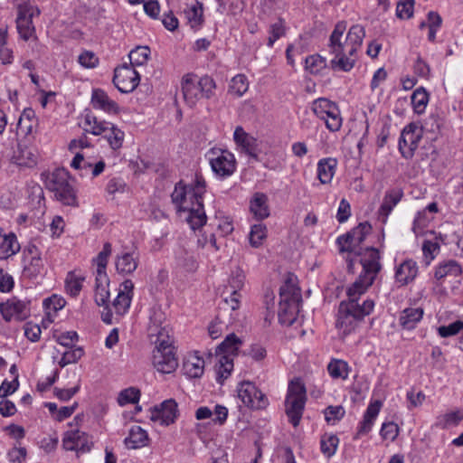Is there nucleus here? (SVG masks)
I'll use <instances>...</instances> for the list:
<instances>
[{"instance_id":"1","label":"nucleus","mask_w":463,"mask_h":463,"mask_svg":"<svg viewBox=\"0 0 463 463\" xmlns=\"http://www.w3.org/2000/svg\"><path fill=\"white\" fill-rule=\"evenodd\" d=\"M378 250L368 249L361 258L363 271L347 289L348 300L342 301L338 308L336 327L343 329L344 334L351 333L365 316L371 314L374 302L365 299L362 304L358 300L367 288L373 285L382 269Z\"/></svg>"},{"instance_id":"2","label":"nucleus","mask_w":463,"mask_h":463,"mask_svg":"<svg viewBox=\"0 0 463 463\" xmlns=\"http://www.w3.org/2000/svg\"><path fill=\"white\" fill-rule=\"evenodd\" d=\"M172 203L178 213H186L185 221L191 229L195 231L206 223V214L202 200H194L190 185H185L182 181L177 183L171 194Z\"/></svg>"},{"instance_id":"3","label":"nucleus","mask_w":463,"mask_h":463,"mask_svg":"<svg viewBox=\"0 0 463 463\" xmlns=\"http://www.w3.org/2000/svg\"><path fill=\"white\" fill-rule=\"evenodd\" d=\"M110 252L111 244L106 243L103 250L93 260L97 264L95 301L98 306L102 307V310L100 311L102 321L109 325L112 324L113 318L110 305L116 307V298L113 301L110 300V293L109 290V280L105 272Z\"/></svg>"},{"instance_id":"4","label":"nucleus","mask_w":463,"mask_h":463,"mask_svg":"<svg viewBox=\"0 0 463 463\" xmlns=\"http://www.w3.org/2000/svg\"><path fill=\"white\" fill-rule=\"evenodd\" d=\"M346 22L340 21L335 25L329 37L328 52L334 55L330 61V66L335 71H349L355 63L353 55H349L345 47Z\"/></svg>"},{"instance_id":"5","label":"nucleus","mask_w":463,"mask_h":463,"mask_svg":"<svg viewBox=\"0 0 463 463\" xmlns=\"http://www.w3.org/2000/svg\"><path fill=\"white\" fill-rule=\"evenodd\" d=\"M215 88V81L209 76L198 77L188 73L181 81L184 99L190 108L194 107L201 99H211Z\"/></svg>"},{"instance_id":"6","label":"nucleus","mask_w":463,"mask_h":463,"mask_svg":"<svg viewBox=\"0 0 463 463\" xmlns=\"http://www.w3.org/2000/svg\"><path fill=\"white\" fill-rule=\"evenodd\" d=\"M45 187L54 194L57 200L65 205L78 206L77 196L69 183V172L64 168H57L52 172L42 175Z\"/></svg>"},{"instance_id":"7","label":"nucleus","mask_w":463,"mask_h":463,"mask_svg":"<svg viewBox=\"0 0 463 463\" xmlns=\"http://www.w3.org/2000/svg\"><path fill=\"white\" fill-rule=\"evenodd\" d=\"M306 402V388L299 380L291 381L286 398V414L289 422L298 426Z\"/></svg>"},{"instance_id":"8","label":"nucleus","mask_w":463,"mask_h":463,"mask_svg":"<svg viewBox=\"0 0 463 463\" xmlns=\"http://www.w3.org/2000/svg\"><path fill=\"white\" fill-rule=\"evenodd\" d=\"M164 319L165 316L161 310H154L150 317L148 336L151 342L155 344V349L175 348L171 328L168 325L163 326Z\"/></svg>"},{"instance_id":"9","label":"nucleus","mask_w":463,"mask_h":463,"mask_svg":"<svg viewBox=\"0 0 463 463\" xmlns=\"http://www.w3.org/2000/svg\"><path fill=\"white\" fill-rule=\"evenodd\" d=\"M372 226L369 222H364L359 223L345 235L337 238V244L341 251L355 252L359 257L358 261L361 263L362 255L369 249L366 248L363 251H356V248L364 241L365 237L371 232ZM376 250L375 248H373Z\"/></svg>"},{"instance_id":"10","label":"nucleus","mask_w":463,"mask_h":463,"mask_svg":"<svg viewBox=\"0 0 463 463\" xmlns=\"http://www.w3.org/2000/svg\"><path fill=\"white\" fill-rule=\"evenodd\" d=\"M40 14V10L33 5H20L16 18V28L21 38L28 41L35 33L33 17Z\"/></svg>"},{"instance_id":"11","label":"nucleus","mask_w":463,"mask_h":463,"mask_svg":"<svg viewBox=\"0 0 463 463\" xmlns=\"http://www.w3.org/2000/svg\"><path fill=\"white\" fill-rule=\"evenodd\" d=\"M238 397L243 404L252 409H262L268 404L267 398L258 388L250 382L241 383L238 387Z\"/></svg>"},{"instance_id":"12","label":"nucleus","mask_w":463,"mask_h":463,"mask_svg":"<svg viewBox=\"0 0 463 463\" xmlns=\"http://www.w3.org/2000/svg\"><path fill=\"white\" fill-rule=\"evenodd\" d=\"M178 417V405L174 399H168L151 410L149 419L163 426L173 424Z\"/></svg>"},{"instance_id":"13","label":"nucleus","mask_w":463,"mask_h":463,"mask_svg":"<svg viewBox=\"0 0 463 463\" xmlns=\"http://www.w3.org/2000/svg\"><path fill=\"white\" fill-rule=\"evenodd\" d=\"M421 139V130L414 124L406 126L399 140V150L405 158L412 157Z\"/></svg>"},{"instance_id":"14","label":"nucleus","mask_w":463,"mask_h":463,"mask_svg":"<svg viewBox=\"0 0 463 463\" xmlns=\"http://www.w3.org/2000/svg\"><path fill=\"white\" fill-rule=\"evenodd\" d=\"M175 347L168 349H154L153 365L162 373H171L178 366V361L175 356Z\"/></svg>"},{"instance_id":"15","label":"nucleus","mask_w":463,"mask_h":463,"mask_svg":"<svg viewBox=\"0 0 463 463\" xmlns=\"http://www.w3.org/2000/svg\"><path fill=\"white\" fill-rule=\"evenodd\" d=\"M118 90L123 93L133 91L139 84L140 77L135 68L124 62L118 66Z\"/></svg>"},{"instance_id":"16","label":"nucleus","mask_w":463,"mask_h":463,"mask_svg":"<svg viewBox=\"0 0 463 463\" xmlns=\"http://www.w3.org/2000/svg\"><path fill=\"white\" fill-rule=\"evenodd\" d=\"M123 250L118 252V272L129 274L135 271L138 264V253L134 243L122 246Z\"/></svg>"},{"instance_id":"17","label":"nucleus","mask_w":463,"mask_h":463,"mask_svg":"<svg viewBox=\"0 0 463 463\" xmlns=\"http://www.w3.org/2000/svg\"><path fill=\"white\" fill-rule=\"evenodd\" d=\"M0 312L6 321H10L13 318L24 320L29 313L26 303L17 298H12L5 303H1Z\"/></svg>"},{"instance_id":"18","label":"nucleus","mask_w":463,"mask_h":463,"mask_svg":"<svg viewBox=\"0 0 463 463\" xmlns=\"http://www.w3.org/2000/svg\"><path fill=\"white\" fill-rule=\"evenodd\" d=\"M210 164L213 171L221 176H229L235 170L234 156L225 150L220 151L215 157L211 158Z\"/></svg>"},{"instance_id":"19","label":"nucleus","mask_w":463,"mask_h":463,"mask_svg":"<svg viewBox=\"0 0 463 463\" xmlns=\"http://www.w3.org/2000/svg\"><path fill=\"white\" fill-rule=\"evenodd\" d=\"M38 157L36 148L19 144L14 153L13 161L20 166L33 167L38 162Z\"/></svg>"},{"instance_id":"20","label":"nucleus","mask_w":463,"mask_h":463,"mask_svg":"<svg viewBox=\"0 0 463 463\" xmlns=\"http://www.w3.org/2000/svg\"><path fill=\"white\" fill-rule=\"evenodd\" d=\"M149 437L144 429L140 426H132L128 435L124 439V445L128 449H138L148 446Z\"/></svg>"},{"instance_id":"21","label":"nucleus","mask_w":463,"mask_h":463,"mask_svg":"<svg viewBox=\"0 0 463 463\" xmlns=\"http://www.w3.org/2000/svg\"><path fill=\"white\" fill-rule=\"evenodd\" d=\"M134 283L131 279H125L118 289V315L125 314L131 304Z\"/></svg>"},{"instance_id":"22","label":"nucleus","mask_w":463,"mask_h":463,"mask_svg":"<svg viewBox=\"0 0 463 463\" xmlns=\"http://www.w3.org/2000/svg\"><path fill=\"white\" fill-rule=\"evenodd\" d=\"M299 302H295V300L287 301L281 300L279 305V321L281 325L284 326H291L296 318L298 312Z\"/></svg>"},{"instance_id":"23","label":"nucleus","mask_w":463,"mask_h":463,"mask_svg":"<svg viewBox=\"0 0 463 463\" xmlns=\"http://www.w3.org/2000/svg\"><path fill=\"white\" fill-rule=\"evenodd\" d=\"M345 36L346 51L354 57L363 43L365 36L364 28L361 24H354Z\"/></svg>"},{"instance_id":"24","label":"nucleus","mask_w":463,"mask_h":463,"mask_svg":"<svg viewBox=\"0 0 463 463\" xmlns=\"http://www.w3.org/2000/svg\"><path fill=\"white\" fill-rule=\"evenodd\" d=\"M462 273L460 264L455 260H448L440 262L436 268L434 278L442 280L446 278H458Z\"/></svg>"},{"instance_id":"25","label":"nucleus","mask_w":463,"mask_h":463,"mask_svg":"<svg viewBox=\"0 0 463 463\" xmlns=\"http://www.w3.org/2000/svg\"><path fill=\"white\" fill-rule=\"evenodd\" d=\"M403 193L401 189L394 188L388 190L383 200V203L379 208V215L383 218V222H385L388 215L391 213L394 206L401 201Z\"/></svg>"},{"instance_id":"26","label":"nucleus","mask_w":463,"mask_h":463,"mask_svg":"<svg viewBox=\"0 0 463 463\" xmlns=\"http://www.w3.org/2000/svg\"><path fill=\"white\" fill-rule=\"evenodd\" d=\"M381 407L382 402L380 401H374L369 404L364 415L363 421L361 422L358 429L355 439L361 435L367 434L371 430L373 420L378 416Z\"/></svg>"},{"instance_id":"27","label":"nucleus","mask_w":463,"mask_h":463,"mask_svg":"<svg viewBox=\"0 0 463 463\" xmlns=\"http://www.w3.org/2000/svg\"><path fill=\"white\" fill-rule=\"evenodd\" d=\"M418 274V266L412 260H404L396 269L395 279L402 285L412 281Z\"/></svg>"},{"instance_id":"28","label":"nucleus","mask_w":463,"mask_h":463,"mask_svg":"<svg viewBox=\"0 0 463 463\" xmlns=\"http://www.w3.org/2000/svg\"><path fill=\"white\" fill-rule=\"evenodd\" d=\"M233 138L243 152L250 156H255L256 139L245 132L242 127L238 126L235 128Z\"/></svg>"},{"instance_id":"29","label":"nucleus","mask_w":463,"mask_h":463,"mask_svg":"<svg viewBox=\"0 0 463 463\" xmlns=\"http://www.w3.org/2000/svg\"><path fill=\"white\" fill-rule=\"evenodd\" d=\"M184 374L190 378H199L204 370V360L197 354L187 356L183 363Z\"/></svg>"},{"instance_id":"30","label":"nucleus","mask_w":463,"mask_h":463,"mask_svg":"<svg viewBox=\"0 0 463 463\" xmlns=\"http://www.w3.org/2000/svg\"><path fill=\"white\" fill-rule=\"evenodd\" d=\"M250 212L258 220H263L269 216L268 197L265 194L256 193L250 201Z\"/></svg>"},{"instance_id":"31","label":"nucleus","mask_w":463,"mask_h":463,"mask_svg":"<svg viewBox=\"0 0 463 463\" xmlns=\"http://www.w3.org/2000/svg\"><path fill=\"white\" fill-rule=\"evenodd\" d=\"M241 340L235 335L230 334L225 339L216 347L215 355L227 354L229 356H234L237 354L240 346L241 345Z\"/></svg>"},{"instance_id":"32","label":"nucleus","mask_w":463,"mask_h":463,"mask_svg":"<svg viewBox=\"0 0 463 463\" xmlns=\"http://www.w3.org/2000/svg\"><path fill=\"white\" fill-rule=\"evenodd\" d=\"M336 159L328 157L321 159L317 164V177L321 184H329L335 175Z\"/></svg>"},{"instance_id":"33","label":"nucleus","mask_w":463,"mask_h":463,"mask_svg":"<svg viewBox=\"0 0 463 463\" xmlns=\"http://www.w3.org/2000/svg\"><path fill=\"white\" fill-rule=\"evenodd\" d=\"M20 250V244L14 233L0 237V260H5Z\"/></svg>"},{"instance_id":"34","label":"nucleus","mask_w":463,"mask_h":463,"mask_svg":"<svg viewBox=\"0 0 463 463\" xmlns=\"http://www.w3.org/2000/svg\"><path fill=\"white\" fill-rule=\"evenodd\" d=\"M423 309L420 307L405 308L400 316V324L405 329H412L422 318Z\"/></svg>"},{"instance_id":"35","label":"nucleus","mask_w":463,"mask_h":463,"mask_svg":"<svg viewBox=\"0 0 463 463\" xmlns=\"http://www.w3.org/2000/svg\"><path fill=\"white\" fill-rule=\"evenodd\" d=\"M91 104L93 108L100 109L106 112L112 111L115 107L114 101L111 100L108 97L107 93L100 89L93 90L91 95Z\"/></svg>"},{"instance_id":"36","label":"nucleus","mask_w":463,"mask_h":463,"mask_svg":"<svg viewBox=\"0 0 463 463\" xmlns=\"http://www.w3.org/2000/svg\"><path fill=\"white\" fill-rule=\"evenodd\" d=\"M84 124L85 132H89L96 136L102 134L108 129H114L113 124L105 121L98 122L95 117H92L89 114L85 117Z\"/></svg>"},{"instance_id":"37","label":"nucleus","mask_w":463,"mask_h":463,"mask_svg":"<svg viewBox=\"0 0 463 463\" xmlns=\"http://www.w3.org/2000/svg\"><path fill=\"white\" fill-rule=\"evenodd\" d=\"M339 443V439L335 434H327L325 433L322 435L320 439V449L321 452L326 457L331 458L335 455L337 446Z\"/></svg>"},{"instance_id":"38","label":"nucleus","mask_w":463,"mask_h":463,"mask_svg":"<svg viewBox=\"0 0 463 463\" xmlns=\"http://www.w3.org/2000/svg\"><path fill=\"white\" fill-rule=\"evenodd\" d=\"M326 66V59L318 54L309 55L305 60L306 70L314 75L320 74Z\"/></svg>"},{"instance_id":"39","label":"nucleus","mask_w":463,"mask_h":463,"mask_svg":"<svg viewBox=\"0 0 463 463\" xmlns=\"http://www.w3.org/2000/svg\"><path fill=\"white\" fill-rule=\"evenodd\" d=\"M336 107L335 103L329 99L319 98L312 103L311 109L317 117L324 119L328 114H330L331 110H335Z\"/></svg>"},{"instance_id":"40","label":"nucleus","mask_w":463,"mask_h":463,"mask_svg":"<svg viewBox=\"0 0 463 463\" xmlns=\"http://www.w3.org/2000/svg\"><path fill=\"white\" fill-rule=\"evenodd\" d=\"M84 277L76 274V272H69L65 279V288L68 294L71 297H76L80 294Z\"/></svg>"},{"instance_id":"41","label":"nucleus","mask_w":463,"mask_h":463,"mask_svg":"<svg viewBox=\"0 0 463 463\" xmlns=\"http://www.w3.org/2000/svg\"><path fill=\"white\" fill-rule=\"evenodd\" d=\"M149 54L150 49L147 46L137 47L128 54V60L130 61L129 66L135 68L136 66L144 65L147 61Z\"/></svg>"},{"instance_id":"42","label":"nucleus","mask_w":463,"mask_h":463,"mask_svg":"<svg viewBox=\"0 0 463 463\" xmlns=\"http://www.w3.org/2000/svg\"><path fill=\"white\" fill-rule=\"evenodd\" d=\"M279 296L281 300L300 302V291L299 288L292 282L291 279H288L286 283L280 287Z\"/></svg>"},{"instance_id":"43","label":"nucleus","mask_w":463,"mask_h":463,"mask_svg":"<svg viewBox=\"0 0 463 463\" xmlns=\"http://www.w3.org/2000/svg\"><path fill=\"white\" fill-rule=\"evenodd\" d=\"M327 370L334 379H346L348 376V364L344 360L333 359L327 365Z\"/></svg>"},{"instance_id":"44","label":"nucleus","mask_w":463,"mask_h":463,"mask_svg":"<svg viewBox=\"0 0 463 463\" xmlns=\"http://www.w3.org/2000/svg\"><path fill=\"white\" fill-rule=\"evenodd\" d=\"M429 101V94L423 88L415 90L411 95V104L416 113L420 114L425 110Z\"/></svg>"},{"instance_id":"45","label":"nucleus","mask_w":463,"mask_h":463,"mask_svg":"<svg viewBox=\"0 0 463 463\" xmlns=\"http://www.w3.org/2000/svg\"><path fill=\"white\" fill-rule=\"evenodd\" d=\"M245 276L241 269H237L233 271L228 280V284L224 287L223 292L239 293L243 288Z\"/></svg>"},{"instance_id":"46","label":"nucleus","mask_w":463,"mask_h":463,"mask_svg":"<svg viewBox=\"0 0 463 463\" xmlns=\"http://www.w3.org/2000/svg\"><path fill=\"white\" fill-rule=\"evenodd\" d=\"M249 89L247 78L242 74L234 76L229 86V92L237 97H241Z\"/></svg>"},{"instance_id":"47","label":"nucleus","mask_w":463,"mask_h":463,"mask_svg":"<svg viewBox=\"0 0 463 463\" xmlns=\"http://www.w3.org/2000/svg\"><path fill=\"white\" fill-rule=\"evenodd\" d=\"M140 398V391L136 387H128L122 390L118 395V404H137Z\"/></svg>"},{"instance_id":"48","label":"nucleus","mask_w":463,"mask_h":463,"mask_svg":"<svg viewBox=\"0 0 463 463\" xmlns=\"http://www.w3.org/2000/svg\"><path fill=\"white\" fill-rule=\"evenodd\" d=\"M267 237V228L264 224L258 223L251 226L249 241L252 247H260Z\"/></svg>"},{"instance_id":"49","label":"nucleus","mask_w":463,"mask_h":463,"mask_svg":"<svg viewBox=\"0 0 463 463\" xmlns=\"http://www.w3.org/2000/svg\"><path fill=\"white\" fill-rule=\"evenodd\" d=\"M219 4L217 11L223 14L236 16L241 14L243 10V3L239 0H232L229 4L228 7L226 6V3L224 0H216Z\"/></svg>"},{"instance_id":"50","label":"nucleus","mask_w":463,"mask_h":463,"mask_svg":"<svg viewBox=\"0 0 463 463\" xmlns=\"http://www.w3.org/2000/svg\"><path fill=\"white\" fill-rule=\"evenodd\" d=\"M203 5L199 3L195 5H193L185 12L186 18L189 24H191V27L194 28L202 24L203 21Z\"/></svg>"},{"instance_id":"51","label":"nucleus","mask_w":463,"mask_h":463,"mask_svg":"<svg viewBox=\"0 0 463 463\" xmlns=\"http://www.w3.org/2000/svg\"><path fill=\"white\" fill-rule=\"evenodd\" d=\"M34 111L32 109H26L23 111L22 115L19 118L17 123V130L24 135H29L33 131V125L29 124L28 126H24V121L33 122L34 118Z\"/></svg>"},{"instance_id":"52","label":"nucleus","mask_w":463,"mask_h":463,"mask_svg":"<svg viewBox=\"0 0 463 463\" xmlns=\"http://www.w3.org/2000/svg\"><path fill=\"white\" fill-rule=\"evenodd\" d=\"M414 0H400L396 6V15L400 19H410L413 15Z\"/></svg>"},{"instance_id":"53","label":"nucleus","mask_w":463,"mask_h":463,"mask_svg":"<svg viewBox=\"0 0 463 463\" xmlns=\"http://www.w3.org/2000/svg\"><path fill=\"white\" fill-rule=\"evenodd\" d=\"M43 269V260L40 256H32L30 262L25 265L24 274L29 278L39 275Z\"/></svg>"},{"instance_id":"54","label":"nucleus","mask_w":463,"mask_h":463,"mask_svg":"<svg viewBox=\"0 0 463 463\" xmlns=\"http://www.w3.org/2000/svg\"><path fill=\"white\" fill-rule=\"evenodd\" d=\"M13 52L6 47V30L0 29V60L3 64L12 62Z\"/></svg>"},{"instance_id":"55","label":"nucleus","mask_w":463,"mask_h":463,"mask_svg":"<svg viewBox=\"0 0 463 463\" xmlns=\"http://www.w3.org/2000/svg\"><path fill=\"white\" fill-rule=\"evenodd\" d=\"M463 329V322L457 320L449 326H441L438 327V333L441 337H449L458 335Z\"/></svg>"},{"instance_id":"56","label":"nucleus","mask_w":463,"mask_h":463,"mask_svg":"<svg viewBox=\"0 0 463 463\" xmlns=\"http://www.w3.org/2000/svg\"><path fill=\"white\" fill-rule=\"evenodd\" d=\"M430 213H437L438 205L436 203H430L422 212H420L416 218L414 219L413 223V231L416 233L418 228H421L426 225V222H429V219H426V212Z\"/></svg>"},{"instance_id":"57","label":"nucleus","mask_w":463,"mask_h":463,"mask_svg":"<svg viewBox=\"0 0 463 463\" xmlns=\"http://www.w3.org/2000/svg\"><path fill=\"white\" fill-rule=\"evenodd\" d=\"M326 128L330 131H337L340 129L342 126V118L339 113V109L336 107L335 110H331L330 114H328L326 118H324Z\"/></svg>"},{"instance_id":"58","label":"nucleus","mask_w":463,"mask_h":463,"mask_svg":"<svg viewBox=\"0 0 463 463\" xmlns=\"http://www.w3.org/2000/svg\"><path fill=\"white\" fill-rule=\"evenodd\" d=\"M219 357V369L218 373L222 378H227L233 368V360L232 356L227 354L217 355Z\"/></svg>"},{"instance_id":"59","label":"nucleus","mask_w":463,"mask_h":463,"mask_svg":"<svg viewBox=\"0 0 463 463\" xmlns=\"http://www.w3.org/2000/svg\"><path fill=\"white\" fill-rule=\"evenodd\" d=\"M80 430H70L64 434L62 447L66 450H77Z\"/></svg>"},{"instance_id":"60","label":"nucleus","mask_w":463,"mask_h":463,"mask_svg":"<svg viewBox=\"0 0 463 463\" xmlns=\"http://www.w3.org/2000/svg\"><path fill=\"white\" fill-rule=\"evenodd\" d=\"M83 354V349L80 347H78L71 351H67L63 354L62 357L59 361V365L61 367H64L69 364L76 363L78 360L81 358Z\"/></svg>"},{"instance_id":"61","label":"nucleus","mask_w":463,"mask_h":463,"mask_svg":"<svg viewBox=\"0 0 463 463\" xmlns=\"http://www.w3.org/2000/svg\"><path fill=\"white\" fill-rule=\"evenodd\" d=\"M285 28L281 21H278L270 25L269 36L268 38V46L272 47L274 43L283 36Z\"/></svg>"},{"instance_id":"62","label":"nucleus","mask_w":463,"mask_h":463,"mask_svg":"<svg viewBox=\"0 0 463 463\" xmlns=\"http://www.w3.org/2000/svg\"><path fill=\"white\" fill-rule=\"evenodd\" d=\"M178 265L184 268L188 271H193L196 269V262L194 256L184 250L180 252L177 256Z\"/></svg>"},{"instance_id":"63","label":"nucleus","mask_w":463,"mask_h":463,"mask_svg":"<svg viewBox=\"0 0 463 463\" xmlns=\"http://www.w3.org/2000/svg\"><path fill=\"white\" fill-rule=\"evenodd\" d=\"M380 434L383 439L393 441L399 434V427L392 421L383 423Z\"/></svg>"},{"instance_id":"64","label":"nucleus","mask_w":463,"mask_h":463,"mask_svg":"<svg viewBox=\"0 0 463 463\" xmlns=\"http://www.w3.org/2000/svg\"><path fill=\"white\" fill-rule=\"evenodd\" d=\"M78 61L85 68H95L99 63V59L94 52L85 51L80 54Z\"/></svg>"}]
</instances>
